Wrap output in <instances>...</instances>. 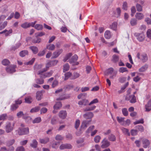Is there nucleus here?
I'll list each match as a JSON object with an SVG mask.
<instances>
[{
	"instance_id": "f257e3e1",
	"label": "nucleus",
	"mask_w": 151,
	"mask_h": 151,
	"mask_svg": "<svg viewBox=\"0 0 151 151\" xmlns=\"http://www.w3.org/2000/svg\"><path fill=\"white\" fill-rule=\"evenodd\" d=\"M15 123L11 122H7L5 125V130L7 133L11 132L14 129Z\"/></svg>"
},
{
	"instance_id": "f03ea898",
	"label": "nucleus",
	"mask_w": 151,
	"mask_h": 151,
	"mask_svg": "<svg viewBox=\"0 0 151 151\" xmlns=\"http://www.w3.org/2000/svg\"><path fill=\"white\" fill-rule=\"evenodd\" d=\"M47 70V69L44 68L42 70L39 71L38 74L40 75V77L42 78H45L50 76L52 74V71H51L48 72L44 73Z\"/></svg>"
},
{
	"instance_id": "7ed1b4c3",
	"label": "nucleus",
	"mask_w": 151,
	"mask_h": 151,
	"mask_svg": "<svg viewBox=\"0 0 151 151\" xmlns=\"http://www.w3.org/2000/svg\"><path fill=\"white\" fill-rule=\"evenodd\" d=\"M18 134L20 135H25L29 133V129L28 127L19 128L17 130Z\"/></svg>"
},
{
	"instance_id": "20e7f679",
	"label": "nucleus",
	"mask_w": 151,
	"mask_h": 151,
	"mask_svg": "<svg viewBox=\"0 0 151 151\" xmlns=\"http://www.w3.org/2000/svg\"><path fill=\"white\" fill-rule=\"evenodd\" d=\"M138 59L141 60L143 62H146L148 59V57L146 54L143 53L140 55L139 53H138L137 55Z\"/></svg>"
},
{
	"instance_id": "39448f33",
	"label": "nucleus",
	"mask_w": 151,
	"mask_h": 151,
	"mask_svg": "<svg viewBox=\"0 0 151 151\" xmlns=\"http://www.w3.org/2000/svg\"><path fill=\"white\" fill-rule=\"evenodd\" d=\"M126 99L127 100H129L131 103H134L136 101V97L134 95H127L126 97Z\"/></svg>"
},
{
	"instance_id": "423d86ee",
	"label": "nucleus",
	"mask_w": 151,
	"mask_h": 151,
	"mask_svg": "<svg viewBox=\"0 0 151 151\" xmlns=\"http://www.w3.org/2000/svg\"><path fill=\"white\" fill-rule=\"evenodd\" d=\"M101 143L102 145L101 146V147L103 148L107 147L110 145L109 142L106 138H104L103 139L101 142Z\"/></svg>"
},
{
	"instance_id": "0eeeda50",
	"label": "nucleus",
	"mask_w": 151,
	"mask_h": 151,
	"mask_svg": "<svg viewBox=\"0 0 151 151\" xmlns=\"http://www.w3.org/2000/svg\"><path fill=\"white\" fill-rule=\"evenodd\" d=\"M58 116L59 117L62 119H64L67 117V113L65 110H61L59 113Z\"/></svg>"
},
{
	"instance_id": "6e6552de",
	"label": "nucleus",
	"mask_w": 151,
	"mask_h": 151,
	"mask_svg": "<svg viewBox=\"0 0 151 151\" xmlns=\"http://www.w3.org/2000/svg\"><path fill=\"white\" fill-rule=\"evenodd\" d=\"M91 121V120L90 121L83 120L81 125V129H86L89 125L90 122Z\"/></svg>"
},
{
	"instance_id": "1a4fd4ad",
	"label": "nucleus",
	"mask_w": 151,
	"mask_h": 151,
	"mask_svg": "<svg viewBox=\"0 0 151 151\" xmlns=\"http://www.w3.org/2000/svg\"><path fill=\"white\" fill-rule=\"evenodd\" d=\"M15 66L14 65H11L7 67L6 68V70L7 72L9 73H12L15 71Z\"/></svg>"
},
{
	"instance_id": "9d476101",
	"label": "nucleus",
	"mask_w": 151,
	"mask_h": 151,
	"mask_svg": "<svg viewBox=\"0 0 151 151\" xmlns=\"http://www.w3.org/2000/svg\"><path fill=\"white\" fill-rule=\"evenodd\" d=\"M135 35L137 37L138 40L140 42L143 41L145 39V36L143 34L135 33Z\"/></svg>"
},
{
	"instance_id": "9b49d317",
	"label": "nucleus",
	"mask_w": 151,
	"mask_h": 151,
	"mask_svg": "<svg viewBox=\"0 0 151 151\" xmlns=\"http://www.w3.org/2000/svg\"><path fill=\"white\" fill-rule=\"evenodd\" d=\"M62 49H60L54 52L53 53L52 58H57L62 52Z\"/></svg>"
},
{
	"instance_id": "f8f14e48",
	"label": "nucleus",
	"mask_w": 151,
	"mask_h": 151,
	"mask_svg": "<svg viewBox=\"0 0 151 151\" xmlns=\"http://www.w3.org/2000/svg\"><path fill=\"white\" fill-rule=\"evenodd\" d=\"M72 145L69 144H63L60 146V149L62 150L64 149H70L72 148Z\"/></svg>"
},
{
	"instance_id": "ddd939ff",
	"label": "nucleus",
	"mask_w": 151,
	"mask_h": 151,
	"mask_svg": "<svg viewBox=\"0 0 151 151\" xmlns=\"http://www.w3.org/2000/svg\"><path fill=\"white\" fill-rule=\"evenodd\" d=\"M142 142L143 145V147L144 148H147L150 145V142L149 140L147 139H143L142 140Z\"/></svg>"
},
{
	"instance_id": "4468645a",
	"label": "nucleus",
	"mask_w": 151,
	"mask_h": 151,
	"mask_svg": "<svg viewBox=\"0 0 151 151\" xmlns=\"http://www.w3.org/2000/svg\"><path fill=\"white\" fill-rule=\"evenodd\" d=\"M58 62V61L57 60H54L52 61H50L48 62L46 64V68H45L47 70V69L48 68L50 67L52 65H55Z\"/></svg>"
},
{
	"instance_id": "2eb2a0df",
	"label": "nucleus",
	"mask_w": 151,
	"mask_h": 151,
	"mask_svg": "<svg viewBox=\"0 0 151 151\" xmlns=\"http://www.w3.org/2000/svg\"><path fill=\"white\" fill-rule=\"evenodd\" d=\"M93 116V114L91 112L87 113L83 115L84 118L86 119H91Z\"/></svg>"
},
{
	"instance_id": "dca6fc26",
	"label": "nucleus",
	"mask_w": 151,
	"mask_h": 151,
	"mask_svg": "<svg viewBox=\"0 0 151 151\" xmlns=\"http://www.w3.org/2000/svg\"><path fill=\"white\" fill-rule=\"evenodd\" d=\"M89 101L88 100L86 99H84L81 101H80L78 102V104L79 105H84L86 106L88 105Z\"/></svg>"
},
{
	"instance_id": "f3484780",
	"label": "nucleus",
	"mask_w": 151,
	"mask_h": 151,
	"mask_svg": "<svg viewBox=\"0 0 151 151\" xmlns=\"http://www.w3.org/2000/svg\"><path fill=\"white\" fill-rule=\"evenodd\" d=\"M50 139L48 137H45L44 138H40L39 139L40 142L42 144H46L49 141Z\"/></svg>"
},
{
	"instance_id": "a211bd4d",
	"label": "nucleus",
	"mask_w": 151,
	"mask_h": 151,
	"mask_svg": "<svg viewBox=\"0 0 151 151\" xmlns=\"http://www.w3.org/2000/svg\"><path fill=\"white\" fill-rule=\"evenodd\" d=\"M136 18L139 20H141L144 18V14L141 13H137L135 15Z\"/></svg>"
},
{
	"instance_id": "6ab92c4d",
	"label": "nucleus",
	"mask_w": 151,
	"mask_h": 151,
	"mask_svg": "<svg viewBox=\"0 0 151 151\" xmlns=\"http://www.w3.org/2000/svg\"><path fill=\"white\" fill-rule=\"evenodd\" d=\"M124 118L117 116L116 117V119L118 122L124 126Z\"/></svg>"
},
{
	"instance_id": "aec40b11",
	"label": "nucleus",
	"mask_w": 151,
	"mask_h": 151,
	"mask_svg": "<svg viewBox=\"0 0 151 151\" xmlns=\"http://www.w3.org/2000/svg\"><path fill=\"white\" fill-rule=\"evenodd\" d=\"M78 59V57L76 55H75L72 57L69 60V63L72 64L74 63Z\"/></svg>"
},
{
	"instance_id": "412c9836",
	"label": "nucleus",
	"mask_w": 151,
	"mask_h": 151,
	"mask_svg": "<svg viewBox=\"0 0 151 151\" xmlns=\"http://www.w3.org/2000/svg\"><path fill=\"white\" fill-rule=\"evenodd\" d=\"M121 129L123 133L124 134L127 136H130V133L129 132V130L128 129L124 127H122Z\"/></svg>"
},
{
	"instance_id": "4be33fe9",
	"label": "nucleus",
	"mask_w": 151,
	"mask_h": 151,
	"mask_svg": "<svg viewBox=\"0 0 151 151\" xmlns=\"http://www.w3.org/2000/svg\"><path fill=\"white\" fill-rule=\"evenodd\" d=\"M30 49L32 50L34 54H37L38 51L37 47L36 46H32L29 47Z\"/></svg>"
},
{
	"instance_id": "5701e85b",
	"label": "nucleus",
	"mask_w": 151,
	"mask_h": 151,
	"mask_svg": "<svg viewBox=\"0 0 151 151\" xmlns=\"http://www.w3.org/2000/svg\"><path fill=\"white\" fill-rule=\"evenodd\" d=\"M111 36V33L109 31H106L104 33L105 37L107 39L110 38Z\"/></svg>"
},
{
	"instance_id": "b1692460",
	"label": "nucleus",
	"mask_w": 151,
	"mask_h": 151,
	"mask_svg": "<svg viewBox=\"0 0 151 151\" xmlns=\"http://www.w3.org/2000/svg\"><path fill=\"white\" fill-rule=\"evenodd\" d=\"M55 48V45L53 44H50L46 46V49L50 50H53Z\"/></svg>"
},
{
	"instance_id": "393cba45",
	"label": "nucleus",
	"mask_w": 151,
	"mask_h": 151,
	"mask_svg": "<svg viewBox=\"0 0 151 151\" xmlns=\"http://www.w3.org/2000/svg\"><path fill=\"white\" fill-rule=\"evenodd\" d=\"M59 144V142H53L51 144L52 147L53 148L56 149L58 147Z\"/></svg>"
},
{
	"instance_id": "a878e982",
	"label": "nucleus",
	"mask_w": 151,
	"mask_h": 151,
	"mask_svg": "<svg viewBox=\"0 0 151 151\" xmlns=\"http://www.w3.org/2000/svg\"><path fill=\"white\" fill-rule=\"evenodd\" d=\"M42 95V94L41 92L37 91L36 93V99L38 101L40 100L41 99Z\"/></svg>"
},
{
	"instance_id": "bb28decb",
	"label": "nucleus",
	"mask_w": 151,
	"mask_h": 151,
	"mask_svg": "<svg viewBox=\"0 0 151 151\" xmlns=\"http://www.w3.org/2000/svg\"><path fill=\"white\" fill-rule=\"evenodd\" d=\"M62 106V104L60 102H58L54 106L53 108L55 110H57L61 107Z\"/></svg>"
},
{
	"instance_id": "cd10ccee",
	"label": "nucleus",
	"mask_w": 151,
	"mask_h": 151,
	"mask_svg": "<svg viewBox=\"0 0 151 151\" xmlns=\"http://www.w3.org/2000/svg\"><path fill=\"white\" fill-rule=\"evenodd\" d=\"M32 142V143L30 144L31 146L33 148H36L38 144L37 142L35 139H33Z\"/></svg>"
},
{
	"instance_id": "c85d7f7f",
	"label": "nucleus",
	"mask_w": 151,
	"mask_h": 151,
	"mask_svg": "<svg viewBox=\"0 0 151 151\" xmlns=\"http://www.w3.org/2000/svg\"><path fill=\"white\" fill-rule=\"evenodd\" d=\"M119 60V57L116 55L114 54L112 56V61L114 63H116Z\"/></svg>"
},
{
	"instance_id": "c756f323",
	"label": "nucleus",
	"mask_w": 151,
	"mask_h": 151,
	"mask_svg": "<svg viewBox=\"0 0 151 151\" xmlns=\"http://www.w3.org/2000/svg\"><path fill=\"white\" fill-rule=\"evenodd\" d=\"M108 139L110 141H114L116 140V137L114 135L112 134L109 136Z\"/></svg>"
},
{
	"instance_id": "7c9ffc66",
	"label": "nucleus",
	"mask_w": 151,
	"mask_h": 151,
	"mask_svg": "<svg viewBox=\"0 0 151 151\" xmlns=\"http://www.w3.org/2000/svg\"><path fill=\"white\" fill-rule=\"evenodd\" d=\"M42 119L41 117H39L35 118L33 121V124L38 123L41 121Z\"/></svg>"
},
{
	"instance_id": "2f4dec72",
	"label": "nucleus",
	"mask_w": 151,
	"mask_h": 151,
	"mask_svg": "<svg viewBox=\"0 0 151 151\" xmlns=\"http://www.w3.org/2000/svg\"><path fill=\"white\" fill-rule=\"evenodd\" d=\"M51 123L52 125H55L57 123V118L56 116L53 117L51 119Z\"/></svg>"
},
{
	"instance_id": "473e14b6",
	"label": "nucleus",
	"mask_w": 151,
	"mask_h": 151,
	"mask_svg": "<svg viewBox=\"0 0 151 151\" xmlns=\"http://www.w3.org/2000/svg\"><path fill=\"white\" fill-rule=\"evenodd\" d=\"M147 68L148 65H145L139 69V71L140 72H144L147 70Z\"/></svg>"
},
{
	"instance_id": "72a5a7b5",
	"label": "nucleus",
	"mask_w": 151,
	"mask_h": 151,
	"mask_svg": "<svg viewBox=\"0 0 151 151\" xmlns=\"http://www.w3.org/2000/svg\"><path fill=\"white\" fill-rule=\"evenodd\" d=\"M69 66L68 63H66L63 66V72H65L69 70Z\"/></svg>"
},
{
	"instance_id": "f704fd0d",
	"label": "nucleus",
	"mask_w": 151,
	"mask_h": 151,
	"mask_svg": "<svg viewBox=\"0 0 151 151\" xmlns=\"http://www.w3.org/2000/svg\"><path fill=\"white\" fill-rule=\"evenodd\" d=\"M117 27V23L116 22H113L110 26L111 28L113 30H116Z\"/></svg>"
},
{
	"instance_id": "c9c22d12",
	"label": "nucleus",
	"mask_w": 151,
	"mask_h": 151,
	"mask_svg": "<svg viewBox=\"0 0 151 151\" xmlns=\"http://www.w3.org/2000/svg\"><path fill=\"white\" fill-rule=\"evenodd\" d=\"M40 109V107L39 106L35 107L32 108L30 111L31 113H35L38 111Z\"/></svg>"
},
{
	"instance_id": "e433bc0d",
	"label": "nucleus",
	"mask_w": 151,
	"mask_h": 151,
	"mask_svg": "<svg viewBox=\"0 0 151 151\" xmlns=\"http://www.w3.org/2000/svg\"><path fill=\"white\" fill-rule=\"evenodd\" d=\"M28 54V51L27 50H24L21 51L19 53V55L22 57H24Z\"/></svg>"
},
{
	"instance_id": "4c0bfd02",
	"label": "nucleus",
	"mask_w": 151,
	"mask_h": 151,
	"mask_svg": "<svg viewBox=\"0 0 151 151\" xmlns=\"http://www.w3.org/2000/svg\"><path fill=\"white\" fill-rule=\"evenodd\" d=\"M25 101L26 103L30 104L32 101V98L30 96H28L25 98Z\"/></svg>"
},
{
	"instance_id": "58836bf2",
	"label": "nucleus",
	"mask_w": 151,
	"mask_h": 151,
	"mask_svg": "<svg viewBox=\"0 0 151 151\" xmlns=\"http://www.w3.org/2000/svg\"><path fill=\"white\" fill-rule=\"evenodd\" d=\"M101 139V137L100 136L97 135L94 138V142L96 143H99Z\"/></svg>"
},
{
	"instance_id": "ea45409f",
	"label": "nucleus",
	"mask_w": 151,
	"mask_h": 151,
	"mask_svg": "<svg viewBox=\"0 0 151 151\" xmlns=\"http://www.w3.org/2000/svg\"><path fill=\"white\" fill-rule=\"evenodd\" d=\"M130 24L132 26L135 25L137 24V20L135 19H132L130 22Z\"/></svg>"
},
{
	"instance_id": "a19ab883",
	"label": "nucleus",
	"mask_w": 151,
	"mask_h": 151,
	"mask_svg": "<svg viewBox=\"0 0 151 151\" xmlns=\"http://www.w3.org/2000/svg\"><path fill=\"white\" fill-rule=\"evenodd\" d=\"M2 63L3 65L6 66L9 64L10 62L7 59H4L2 61Z\"/></svg>"
},
{
	"instance_id": "79ce46f5",
	"label": "nucleus",
	"mask_w": 151,
	"mask_h": 151,
	"mask_svg": "<svg viewBox=\"0 0 151 151\" xmlns=\"http://www.w3.org/2000/svg\"><path fill=\"white\" fill-rule=\"evenodd\" d=\"M35 28L37 30H41L42 29L43 26L41 24H37L35 25Z\"/></svg>"
},
{
	"instance_id": "37998d69",
	"label": "nucleus",
	"mask_w": 151,
	"mask_h": 151,
	"mask_svg": "<svg viewBox=\"0 0 151 151\" xmlns=\"http://www.w3.org/2000/svg\"><path fill=\"white\" fill-rule=\"evenodd\" d=\"M7 22L5 21L1 24H0V30L4 29L7 25Z\"/></svg>"
},
{
	"instance_id": "c03bdc74",
	"label": "nucleus",
	"mask_w": 151,
	"mask_h": 151,
	"mask_svg": "<svg viewBox=\"0 0 151 151\" xmlns=\"http://www.w3.org/2000/svg\"><path fill=\"white\" fill-rule=\"evenodd\" d=\"M36 39H33L32 40V42L34 43H39L41 42V39L38 37H36Z\"/></svg>"
},
{
	"instance_id": "a18cd8bd",
	"label": "nucleus",
	"mask_w": 151,
	"mask_h": 151,
	"mask_svg": "<svg viewBox=\"0 0 151 151\" xmlns=\"http://www.w3.org/2000/svg\"><path fill=\"white\" fill-rule=\"evenodd\" d=\"M36 83L37 84H42L44 83V81L42 79H37L35 80Z\"/></svg>"
},
{
	"instance_id": "49530a36",
	"label": "nucleus",
	"mask_w": 151,
	"mask_h": 151,
	"mask_svg": "<svg viewBox=\"0 0 151 151\" xmlns=\"http://www.w3.org/2000/svg\"><path fill=\"white\" fill-rule=\"evenodd\" d=\"M122 112L123 115L125 116H127L128 114L127 109L126 108H124L122 109Z\"/></svg>"
},
{
	"instance_id": "de8ad7c7",
	"label": "nucleus",
	"mask_w": 151,
	"mask_h": 151,
	"mask_svg": "<svg viewBox=\"0 0 151 151\" xmlns=\"http://www.w3.org/2000/svg\"><path fill=\"white\" fill-rule=\"evenodd\" d=\"M7 116L6 114H3L0 116V120H4L7 118Z\"/></svg>"
},
{
	"instance_id": "09e8293b",
	"label": "nucleus",
	"mask_w": 151,
	"mask_h": 151,
	"mask_svg": "<svg viewBox=\"0 0 151 151\" xmlns=\"http://www.w3.org/2000/svg\"><path fill=\"white\" fill-rule=\"evenodd\" d=\"M18 107V105L16 103L13 104L11 106V109L12 111H14L16 110Z\"/></svg>"
},
{
	"instance_id": "8fccbe9b",
	"label": "nucleus",
	"mask_w": 151,
	"mask_h": 151,
	"mask_svg": "<svg viewBox=\"0 0 151 151\" xmlns=\"http://www.w3.org/2000/svg\"><path fill=\"white\" fill-rule=\"evenodd\" d=\"M72 55V54L70 53L67 54L63 60L64 62H65Z\"/></svg>"
},
{
	"instance_id": "3c124183",
	"label": "nucleus",
	"mask_w": 151,
	"mask_h": 151,
	"mask_svg": "<svg viewBox=\"0 0 151 151\" xmlns=\"http://www.w3.org/2000/svg\"><path fill=\"white\" fill-rule=\"evenodd\" d=\"M21 27L24 29L29 27V23L27 22H25L21 25Z\"/></svg>"
},
{
	"instance_id": "603ef678",
	"label": "nucleus",
	"mask_w": 151,
	"mask_h": 151,
	"mask_svg": "<svg viewBox=\"0 0 151 151\" xmlns=\"http://www.w3.org/2000/svg\"><path fill=\"white\" fill-rule=\"evenodd\" d=\"M72 74L70 72H68L65 74V78L64 80H66L68 79L71 75Z\"/></svg>"
},
{
	"instance_id": "864d4df0",
	"label": "nucleus",
	"mask_w": 151,
	"mask_h": 151,
	"mask_svg": "<svg viewBox=\"0 0 151 151\" xmlns=\"http://www.w3.org/2000/svg\"><path fill=\"white\" fill-rule=\"evenodd\" d=\"M121 13V11L120 9L119 8H118L116 9V13L115 14V16L116 17H118L119 16Z\"/></svg>"
},
{
	"instance_id": "5fc2aeb1",
	"label": "nucleus",
	"mask_w": 151,
	"mask_h": 151,
	"mask_svg": "<svg viewBox=\"0 0 151 151\" xmlns=\"http://www.w3.org/2000/svg\"><path fill=\"white\" fill-rule=\"evenodd\" d=\"M96 107V106H95L90 107H86L84 109V111H92Z\"/></svg>"
},
{
	"instance_id": "6e6d98bb",
	"label": "nucleus",
	"mask_w": 151,
	"mask_h": 151,
	"mask_svg": "<svg viewBox=\"0 0 151 151\" xmlns=\"http://www.w3.org/2000/svg\"><path fill=\"white\" fill-rule=\"evenodd\" d=\"M80 124V121L78 119H77L76 121L75 125V127L76 129H77L79 127Z\"/></svg>"
},
{
	"instance_id": "4d7b16f0",
	"label": "nucleus",
	"mask_w": 151,
	"mask_h": 151,
	"mask_svg": "<svg viewBox=\"0 0 151 151\" xmlns=\"http://www.w3.org/2000/svg\"><path fill=\"white\" fill-rule=\"evenodd\" d=\"M35 58H32L29 61L26 62L25 63V65H31L33 64V63H34V62L35 61Z\"/></svg>"
},
{
	"instance_id": "13d9d810",
	"label": "nucleus",
	"mask_w": 151,
	"mask_h": 151,
	"mask_svg": "<svg viewBox=\"0 0 151 151\" xmlns=\"http://www.w3.org/2000/svg\"><path fill=\"white\" fill-rule=\"evenodd\" d=\"M136 8L137 9V11L140 12L142 11V7L140 4H137L136 5Z\"/></svg>"
},
{
	"instance_id": "bf43d9fd",
	"label": "nucleus",
	"mask_w": 151,
	"mask_h": 151,
	"mask_svg": "<svg viewBox=\"0 0 151 151\" xmlns=\"http://www.w3.org/2000/svg\"><path fill=\"white\" fill-rule=\"evenodd\" d=\"M119 71L120 73H123L124 72L128 71L126 68L123 67L120 68L119 69Z\"/></svg>"
},
{
	"instance_id": "052dcab7",
	"label": "nucleus",
	"mask_w": 151,
	"mask_h": 151,
	"mask_svg": "<svg viewBox=\"0 0 151 151\" xmlns=\"http://www.w3.org/2000/svg\"><path fill=\"white\" fill-rule=\"evenodd\" d=\"M144 120L143 119H141L140 120H137L134 122V125H136L139 124H143L144 123Z\"/></svg>"
},
{
	"instance_id": "680f3d73",
	"label": "nucleus",
	"mask_w": 151,
	"mask_h": 151,
	"mask_svg": "<svg viewBox=\"0 0 151 151\" xmlns=\"http://www.w3.org/2000/svg\"><path fill=\"white\" fill-rule=\"evenodd\" d=\"M69 96H68L64 95L63 96H60L59 98L57 99V100H63L65 99H67L69 98Z\"/></svg>"
},
{
	"instance_id": "e2e57ef3",
	"label": "nucleus",
	"mask_w": 151,
	"mask_h": 151,
	"mask_svg": "<svg viewBox=\"0 0 151 151\" xmlns=\"http://www.w3.org/2000/svg\"><path fill=\"white\" fill-rule=\"evenodd\" d=\"M63 139V137L61 135L58 134L55 137V139L57 140H62Z\"/></svg>"
},
{
	"instance_id": "0e129e2a",
	"label": "nucleus",
	"mask_w": 151,
	"mask_h": 151,
	"mask_svg": "<svg viewBox=\"0 0 151 151\" xmlns=\"http://www.w3.org/2000/svg\"><path fill=\"white\" fill-rule=\"evenodd\" d=\"M147 37L150 39H151V29H148L147 32Z\"/></svg>"
},
{
	"instance_id": "69168bd1",
	"label": "nucleus",
	"mask_w": 151,
	"mask_h": 151,
	"mask_svg": "<svg viewBox=\"0 0 151 151\" xmlns=\"http://www.w3.org/2000/svg\"><path fill=\"white\" fill-rule=\"evenodd\" d=\"M145 111H149L151 110V106L147 104L145 105Z\"/></svg>"
},
{
	"instance_id": "338daca9",
	"label": "nucleus",
	"mask_w": 151,
	"mask_h": 151,
	"mask_svg": "<svg viewBox=\"0 0 151 151\" xmlns=\"http://www.w3.org/2000/svg\"><path fill=\"white\" fill-rule=\"evenodd\" d=\"M114 69L112 68H110L107 70V72L108 74H112L114 72Z\"/></svg>"
},
{
	"instance_id": "774afa93",
	"label": "nucleus",
	"mask_w": 151,
	"mask_h": 151,
	"mask_svg": "<svg viewBox=\"0 0 151 151\" xmlns=\"http://www.w3.org/2000/svg\"><path fill=\"white\" fill-rule=\"evenodd\" d=\"M145 21L148 25L151 24V19L149 18H146L145 19Z\"/></svg>"
}]
</instances>
